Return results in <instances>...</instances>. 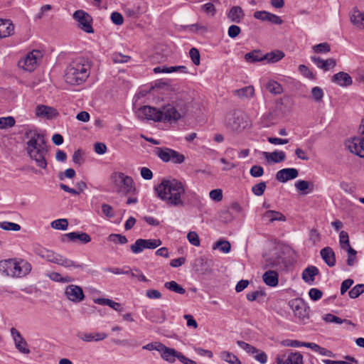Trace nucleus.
I'll return each instance as SVG.
<instances>
[{
    "label": "nucleus",
    "mask_w": 364,
    "mask_h": 364,
    "mask_svg": "<svg viewBox=\"0 0 364 364\" xmlns=\"http://www.w3.org/2000/svg\"><path fill=\"white\" fill-rule=\"evenodd\" d=\"M25 137L28 139L26 143L28 156L35 161L38 167L46 169L48 149L44 134L39 133L36 129H30L25 132Z\"/></svg>",
    "instance_id": "f257e3e1"
},
{
    "label": "nucleus",
    "mask_w": 364,
    "mask_h": 364,
    "mask_svg": "<svg viewBox=\"0 0 364 364\" xmlns=\"http://www.w3.org/2000/svg\"><path fill=\"white\" fill-rule=\"evenodd\" d=\"M155 191L158 197L168 205L182 208L186 205V187L180 181L164 179Z\"/></svg>",
    "instance_id": "f03ea898"
},
{
    "label": "nucleus",
    "mask_w": 364,
    "mask_h": 364,
    "mask_svg": "<svg viewBox=\"0 0 364 364\" xmlns=\"http://www.w3.org/2000/svg\"><path fill=\"white\" fill-rule=\"evenodd\" d=\"M183 112L176 106L167 104L161 108L143 106L136 112V117L141 119H150L155 122H172L181 118Z\"/></svg>",
    "instance_id": "7ed1b4c3"
},
{
    "label": "nucleus",
    "mask_w": 364,
    "mask_h": 364,
    "mask_svg": "<svg viewBox=\"0 0 364 364\" xmlns=\"http://www.w3.org/2000/svg\"><path fill=\"white\" fill-rule=\"evenodd\" d=\"M90 61L84 57L73 60L65 70V80L70 85H80L90 74Z\"/></svg>",
    "instance_id": "20e7f679"
},
{
    "label": "nucleus",
    "mask_w": 364,
    "mask_h": 364,
    "mask_svg": "<svg viewBox=\"0 0 364 364\" xmlns=\"http://www.w3.org/2000/svg\"><path fill=\"white\" fill-rule=\"evenodd\" d=\"M0 267L7 275L12 277H23L28 274L32 266L28 261L21 259L18 261L10 259L1 262Z\"/></svg>",
    "instance_id": "39448f33"
},
{
    "label": "nucleus",
    "mask_w": 364,
    "mask_h": 364,
    "mask_svg": "<svg viewBox=\"0 0 364 364\" xmlns=\"http://www.w3.org/2000/svg\"><path fill=\"white\" fill-rule=\"evenodd\" d=\"M225 124L232 131L241 132L250 126V122L241 112L234 111L226 116Z\"/></svg>",
    "instance_id": "423d86ee"
},
{
    "label": "nucleus",
    "mask_w": 364,
    "mask_h": 364,
    "mask_svg": "<svg viewBox=\"0 0 364 364\" xmlns=\"http://www.w3.org/2000/svg\"><path fill=\"white\" fill-rule=\"evenodd\" d=\"M359 130L358 135L346 140L345 145L351 153L364 158V119Z\"/></svg>",
    "instance_id": "0eeeda50"
},
{
    "label": "nucleus",
    "mask_w": 364,
    "mask_h": 364,
    "mask_svg": "<svg viewBox=\"0 0 364 364\" xmlns=\"http://www.w3.org/2000/svg\"><path fill=\"white\" fill-rule=\"evenodd\" d=\"M289 306L299 322L305 323L309 320L310 309L302 299L297 298L290 300Z\"/></svg>",
    "instance_id": "6e6552de"
},
{
    "label": "nucleus",
    "mask_w": 364,
    "mask_h": 364,
    "mask_svg": "<svg viewBox=\"0 0 364 364\" xmlns=\"http://www.w3.org/2000/svg\"><path fill=\"white\" fill-rule=\"evenodd\" d=\"M162 244L160 239H137L130 249L133 253L138 254L144 249L154 250Z\"/></svg>",
    "instance_id": "1a4fd4ad"
},
{
    "label": "nucleus",
    "mask_w": 364,
    "mask_h": 364,
    "mask_svg": "<svg viewBox=\"0 0 364 364\" xmlns=\"http://www.w3.org/2000/svg\"><path fill=\"white\" fill-rule=\"evenodd\" d=\"M114 175L121 180V186L118 191L119 193H122L125 196L136 194V188L134 181L131 176H126L122 172L116 173Z\"/></svg>",
    "instance_id": "9d476101"
},
{
    "label": "nucleus",
    "mask_w": 364,
    "mask_h": 364,
    "mask_svg": "<svg viewBox=\"0 0 364 364\" xmlns=\"http://www.w3.org/2000/svg\"><path fill=\"white\" fill-rule=\"evenodd\" d=\"M73 18L79 23V27L86 33H92L91 16L82 10H77L73 14Z\"/></svg>",
    "instance_id": "9b49d317"
},
{
    "label": "nucleus",
    "mask_w": 364,
    "mask_h": 364,
    "mask_svg": "<svg viewBox=\"0 0 364 364\" xmlns=\"http://www.w3.org/2000/svg\"><path fill=\"white\" fill-rule=\"evenodd\" d=\"M41 56L39 50H33L18 62V66L26 71L31 72L36 68L38 60Z\"/></svg>",
    "instance_id": "f8f14e48"
},
{
    "label": "nucleus",
    "mask_w": 364,
    "mask_h": 364,
    "mask_svg": "<svg viewBox=\"0 0 364 364\" xmlns=\"http://www.w3.org/2000/svg\"><path fill=\"white\" fill-rule=\"evenodd\" d=\"M65 295L69 301L73 303H80L85 297L82 287L75 284L67 286L65 289Z\"/></svg>",
    "instance_id": "ddd939ff"
},
{
    "label": "nucleus",
    "mask_w": 364,
    "mask_h": 364,
    "mask_svg": "<svg viewBox=\"0 0 364 364\" xmlns=\"http://www.w3.org/2000/svg\"><path fill=\"white\" fill-rule=\"evenodd\" d=\"M76 336L78 339L85 343H90L93 341L98 342L103 341L107 338V335L103 332L87 333L85 331H78L76 333Z\"/></svg>",
    "instance_id": "4468645a"
},
{
    "label": "nucleus",
    "mask_w": 364,
    "mask_h": 364,
    "mask_svg": "<svg viewBox=\"0 0 364 364\" xmlns=\"http://www.w3.org/2000/svg\"><path fill=\"white\" fill-rule=\"evenodd\" d=\"M11 334L14 338L16 349L21 353L29 354L31 351L28 348V343L19 331L15 328H11Z\"/></svg>",
    "instance_id": "2eb2a0df"
},
{
    "label": "nucleus",
    "mask_w": 364,
    "mask_h": 364,
    "mask_svg": "<svg viewBox=\"0 0 364 364\" xmlns=\"http://www.w3.org/2000/svg\"><path fill=\"white\" fill-rule=\"evenodd\" d=\"M253 16L256 19L268 21L276 25H281L283 23V20L279 16L266 11H257L254 13Z\"/></svg>",
    "instance_id": "dca6fc26"
},
{
    "label": "nucleus",
    "mask_w": 364,
    "mask_h": 364,
    "mask_svg": "<svg viewBox=\"0 0 364 364\" xmlns=\"http://www.w3.org/2000/svg\"><path fill=\"white\" fill-rule=\"evenodd\" d=\"M277 364H303V358L299 353H290L277 357Z\"/></svg>",
    "instance_id": "f3484780"
},
{
    "label": "nucleus",
    "mask_w": 364,
    "mask_h": 364,
    "mask_svg": "<svg viewBox=\"0 0 364 364\" xmlns=\"http://www.w3.org/2000/svg\"><path fill=\"white\" fill-rule=\"evenodd\" d=\"M299 175L298 170L294 168H287L279 170L276 173V179L282 183L296 178Z\"/></svg>",
    "instance_id": "a211bd4d"
},
{
    "label": "nucleus",
    "mask_w": 364,
    "mask_h": 364,
    "mask_svg": "<svg viewBox=\"0 0 364 364\" xmlns=\"http://www.w3.org/2000/svg\"><path fill=\"white\" fill-rule=\"evenodd\" d=\"M311 60L317 65L318 68L324 71H328L336 65V60L334 58L323 60L320 57L311 56Z\"/></svg>",
    "instance_id": "6ab92c4d"
},
{
    "label": "nucleus",
    "mask_w": 364,
    "mask_h": 364,
    "mask_svg": "<svg viewBox=\"0 0 364 364\" xmlns=\"http://www.w3.org/2000/svg\"><path fill=\"white\" fill-rule=\"evenodd\" d=\"M350 20L356 28L364 30V13L354 8L350 13Z\"/></svg>",
    "instance_id": "aec40b11"
},
{
    "label": "nucleus",
    "mask_w": 364,
    "mask_h": 364,
    "mask_svg": "<svg viewBox=\"0 0 364 364\" xmlns=\"http://www.w3.org/2000/svg\"><path fill=\"white\" fill-rule=\"evenodd\" d=\"M14 33V25L9 19L0 18V39L9 37Z\"/></svg>",
    "instance_id": "412c9836"
},
{
    "label": "nucleus",
    "mask_w": 364,
    "mask_h": 364,
    "mask_svg": "<svg viewBox=\"0 0 364 364\" xmlns=\"http://www.w3.org/2000/svg\"><path fill=\"white\" fill-rule=\"evenodd\" d=\"M331 81L342 87L352 85L351 77L346 73L339 72L332 76Z\"/></svg>",
    "instance_id": "4be33fe9"
},
{
    "label": "nucleus",
    "mask_w": 364,
    "mask_h": 364,
    "mask_svg": "<svg viewBox=\"0 0 364 364\" xmlns=\"http://www.w3.org/2000/svg\"><path fill=\"white\" fill-rule=\"evenodd\" d=\"M36 253L43 259H46L48 262L54 264H57V262H58V260L60 255L54 252L52 250L45 248H38L36 250Z\"/></svg>",
    "instance_id": "5701e85b"
},
{
    "label": "nucleus",
    "mask_w": 364,
    "mask_h": 364,
    "mask_svg": "<svg viewBox=\"0 0 364 364\" xmlns=\"http://www.w3.org/2000/svg\"><path fill=\"white\" fill-rule=\"evenodd\" d=\"M321 256L326 264L330 267H334L336 264V255L333 249L330 247L323 248L320 252Z\"/></svg>",
    "instance_id": "b1692460"
},
{
    "label": "nucleus",
    "mask_w": 364,
    "mask_h": 364,
    "mask_svg": "<svg viewBox=\"0 0 364 364\" xmlns=\"http://www.w3.org/2000/svg\"><path fill=\"white\" fill-rule=\"evenodd\" d=\"M36 114L38 117H44L50 119L58 115V112L53 107L43 105H39L36 108Z\"/></svg>",
    "instance_id": "393cba45"
},
{
    "label": "nucleus",
    "mask_w": 364,
    "mask_h": 364,
    "mask_svg": "<svg viewBox=\"0 0 364 364\" xmlns=\"http://www.w3.org/2000/svg\"><path fill=\"white\" fill-rule=\"evenodd\" d=\"M264 282L269 287H274L279 283V274L276 271L268 270L262 275Z\"/></svg>",
    "instance_id": "a878e982"
},
{
    "label": "nucleus",
    "mask_w": 364,
    "mask_h": 364,
    "mask_svg": "<svg viewBox=\"0 0 364 364\" xmlns=\"http://www.w3.org/2000/svg\"><path fill=\"white\" fill-rule=\"evenodd\" d=\"M159 348H160L159 352H161V357L164 360H166L170 363H173L176 360V358H178V355L180 353H178L177 351H176L173 348H169L165 346L164 344H161V346H159Z\"/></svg>",
    "instance_id": "bb28decb"
},
{
    "label": "nucleus",
    "mask_w": 364,
    "mask_h": 364,
    "mask_svg": "<svg viewBox=\"0 0 364 364\" xmlns=\"http://www.w3.org/2000/svg\"><path fill=\"white\" fill-rule=\"evenodd\" d=\"M228 18L232 22L240 23L243 19L245 14L240 6H232L227 14Z\"/></svg>",
    "instance_id": "cd10ccee"
},
{
    "label": "nucleus",
    "mask_w": 364,
    "mask_h": 364,
    "mask_svg": "<svg viewBox=\"0 0 364 364\" xmlns=\"http://www.w3.org/2000/svg\"><path fill=\"white\" fill-rule=\"evenodd\" d=\"M263 156L268 163H279L284 161L286 154L282 151H275L274 152H263Z\"/></svg>",
    "instance_id": "c85d7f7f"
},
{
    "label": "nucleus",
    "mask_w": 364,
    "mask_h": 364,
    "mask_svg": "<svg viewBox=\"0 0 364 364\" xmlns=\"http://www.w3.org/2000/svg\"><path fill=\"white\" fill-rule=\"evenodd\" d=\"M232 93L240 99L245 100L254 96L255 88L253 86L249 85L238 90H235L232 91Z\"/></svg>",
    "instance_id": "c756f323"
},
{
    "label": "nucleus",
    "mask_w": 364,
    "mask_h": 364,
    "mask_svg": "<svg viewBox=\"0 0 364 364\" xmlns=\"http://www.w3.org/2000/svg\"><path fill=\"white\" fill-rule=\"evenodd\" d=\"M262 219L273 223L274 221H285L286 217L279 211L269 210L263 214Z\"/></svg>",
    "instance_id": "7c9ffc66"
},
{
    "label": "nucleus",
    "mask_w": 364,
    "mask_h": 364,
    "mask_svg": "<svg viewBox=\"0 0 364 364\" xmlns=\"http://www.w3.org/2000/svg\"><path fill=\"white\" fill-rule=\"evenodd\" d=\"M319 273L318 269L315 266L306 267L302 272V279L307 283L312 284L314 282V277Z\"/></svg>",
    "instance_id": "2f4dec72"
},
{
    "label": "nucleus",
    "mask_w": 364,
    "mask_h": 364,
    "mask_svg": "<svg viewBox=\"0 0 364 364\" xmlns=\"http://www.w3.org/2000/svg\"><path fill=\"white\" fill-rule=\"evenodd\" d=\"M282 262V257L278 252H274L272 256L266 258L264 268H274Z\"/></svg>",
    "instance_id": "473e14b6"
},
{
    "label": "nucleus",
    "mask_w": 364,
    "mask_h": 364,
    "mask_svg": "<svg viewBox=\"0 0 364 364\" xmlns=\"http://www.w3.org/2000/svg\"><path fill=\"white\" fill-rule=\"evenodd\" d=\"M173 149L166 147H156L155 154L164 162H169Z\"/></svg>",
    "instance_id": "72a5a7b5"
},
{
    "label": "nucleus",
    "mask_w": 364,
    "mask_h": 364,
    "mask_svg": "<svg viewBox=\"0 0 364 364\" xmlns=\"http://www.w3.org/2000/svg\"><path fill=\"white\" fill-rule=\"evenodd\" d=\"M65 237H67L70 241L77 239L83 243H87L91 241L90 236L85 232H73L65 235Z\"/></svg>",
    "instance_id": "f704fd0d"
},
{
    "label": "nucleus",
    "mask_w": 364,
    "mask_h": 364,
    "mask_svg": "<svg viewBox=\"0 0 364 364\" xmlns=\"http://www.w3.org/2000/svg\"><path fill=\"white\" fill-rule=\"evenodd\" d=\"M296 188L304 194L311 192L314 190L312 183L304 180H299L295 183Z\"/></svg>",
    "instance_id": "c9c22d12"
},
{
    "label": "nucleus",
    "mask_w": 364,
    "mask_h": 364,
    "mask_svg": "<svg viewBox=\"0 0 364 364\" xmlns=\"http://www.w3.org/2000/svg\"><path fill=\"white\" fill-rule=\"evenodd\" d=\"M245 59L250 63L261 62L264 60V55L260 50H257L246 53Z\"/></svg>",
    "instance_id": "e433bc0d"
},
{
    "label": "nucleus",
    "mask_w": 364,
    "mask_h": 364,
    "mask_svg": "<svg viewBox=\"0 0 364 364\" xmlns=\"http://www.w3.org/2000/svg\"><path fill=\"white\" fill-rule=\"evenodd\" d=\"M58 261V262H57V264L63 266L66 268L74 267V268H77V269H83L82 264H78L70 259L65 258L60 255L59 256Z\"/></svg>",
    "instance_id": "4c0bfd02"
},
{
    "label": "nucleus",
    "mask_w": 364,
    "mask_h": 364,
    "mask_svg": "<svg viewBox=\"0 0 364 364\" xmlns=\"http://www.w3.org/2000/svg\"><path fill=\"white\" fill-rule=\"evenodd\" d=\"M284 57V53L280 50H274L264 55V60L268 63H277Z\"/></svg>",
    "instance_id": "58836bf2"
},
{
    "label": "nucleus",
    "mask_w": 364,
    "mask_h": 364,
    "mask_svg": "<svg viewBox=\"0 0 364 364\" xmlns=\"http://www.w3.org/2000/svg\"><path fill=\"white\" fill-rule=\"evenodd\" d=\"M266 89L273 95H279L283 92L282 86L274 80L268 81L266 84Z\"/></svg>",
    "instance_id": "ea45409f"
},
{
    "label": "nucleus",
    "mask_w": 364,
    "mask_h": 364,
    "mask_svg": "<svg viewBox=\"0 0 364 364\" xmlns=\"http://www.w3.org/2000/svg\"><path fill=\"white\" fill-rule=\"evenodd\" d=\"M164 287L179 294H184L186 293V289L175 281L166 282L164 284Z\"/></svg>",
    "instance_id": "a19ab883"
},
{
    "label": "nucleus",
    "mask_w": 364,
    "mask_h": 364,
    "mask_svg": "<svg viewBox=\"0 0 364 364\" xmlns=\"http://www.w3.org/2000/svg\"><path fill=\"white\" fill-rule=\"evenodd\" d=\"M323 319L327 323H346L348 325H354L352 321L346 319H342L338 316H336L331 314H326L323 317Z\"/></svg>",
    "instance_id": "79ce46f5"
},
{
    "label": "nucleus",
    "mask_w": 364,
    "mask_h": 364,
    "mask_svg": "<svg viewBox=\"0 0 364 364\" xmlns=\"http://www.w3.org/2000/svg\"><path fill=\"white\" fill-rule=\"evenodd\" d=\"M220 357L223 360H225L227 363H229L230 364H241V362L239 360V358L236 355L228 351L222 352L220 354Z\"/></svg>",
    "instance_id": "37998d69"
},
{
    "label": "nucleus",
    "mask_w": 364,
    "mask_h": 364,
    "mask_svg": "<svg viewBox=\"0 0 364 364\" xmlns=\"http://www.w3.org/2000/svg\"><path fill=\"white\" fill-rule=\"evenodd\" d=\"M218 248L223 253H228L231 250V245L228 240H218L213 245V249Z\"/></svg>",
    "instance_id": "c03bdc74"
},
{
    "label": "nucleus",
    "mask_w": 364,
    "mask_h": 364,
    "mask_svg": "<svg viewBox=\"0 0 364 364\" xmlns=\"http://www.w3.org/2000/svg\"><path fill=\"white\" fill-rule=\"evenodd\" d=\"M346 359L348 361L346 360H331L328 359H324L322 360V362L324 364H357L358 360L355 359L353 357H351L350 355L346 356Z\"/></svg>",
    "instance_id": "a18cd8bd"
},
{
    "label": "nucleus",
    "mask_w": 364,
    "mask_h": 364,
    "mask_svg": "<svg viewBox=\"0 0 364 364\" xmlns=\"http://www.w3.org/2000/svg\"><path fill=\"white\" fill-rule=\"evenodd\" d=\"M16 121L13 117H0V129H5L8 127H13Z\"/></svg>",
    "instance_id": "49530a36"
},
{
    "label": "nucleus",
    "mask_w": 364,
    "mask_h": 364,
    "mask_svg": "<svg viewBox=\"0 0 364 364\" xmlns=\"http://www.w3.org/2000/svg\"><path fill=\"white\" fill-rule=\"evenodd\" d=\"M339 242L341 249L346 250L348 247H351L350 245L349 237L347 232L342 230L339 234Z\"/></svg>",
    "instance_id": "de8ad7c7"
},
{
    "label": "nucleus",
    "mask_w": 364,
    "mask_h": 364,
    "mask_svg": "<svg viewBox=\"0 0 364 364\" xmlns=\"http://www.w3.org/2000/svg\"><path fill=\"white\" fill-rule=\"evenodd\" d=\"M364 292V284H360L353 287L348 292V295L351 299L358 297L362 293Z\"/></svg>",
    "instance_id": "09e8293b"
},
{
    "label": "nucleus",
    "mask_w": 364,
    "mask_h": 364,
    "mask_svg": "<svg viewBox=\"0 0 364 364\" xmlns=\"http://www.w3.org/2000/svg\"><path fill=\"white\" fill-rule=\"evenodd\" d=\"M68 221L67 219H58L51 223V227L56 230H65L68 228Z\"/></svg>",
    "instance_id": "8fccbe9b"
},
{
    "label": "nucleus",
    "mask_w": 364,
    "mask_h": 364,
    "mask_svg": "<svg viewBox=\"0 0 364 364\" xmlns=\"http://www.w3.org/2000/svg\"><path fill=\"white\" fill-rule=\"evenodd\" d=\"M348 252L347 264L350 267L354 265L356 262V254L357 252L351 247H348L346 249Z\"/></svg>",
    "instance_id": "3c124183"
},
{
    "label": "nucleus",
    "mask_w": 364,
    "mask_h": 364,
    "mask_svg": "<svg viewBox=\"0 0 364 364\" xmlns=\"http://www.w3.org/2000/svg\"><path fill=\"white\" fill-rule=\"evenodd\" d=\"M313 50L316 53H326L330 52L331 47L328 43H321L313 46Z\"/></svg>",
    "instance_id": "603ef678"
},
{
    "label": "nucleus",
    "mask_w": 364,
    "mask_h": 364,
    "mask_svg": "<svg viewBox=\"0 0 364 364\" xmlns=\"http://www.w3.org/2000/svg\"><path fill=\"white\" fill-rule=\"evenodd\" d=\"M237 344L243 350H245L247 353L250 354H255V353H257L259 350L256 348L255 347L251 346L250 344L245 343L242 341H237Z\"/></svg>",
    "instance_id": "864d4df0"
},
{
    "label": "nucleus",
    "mask_w": 364,
    "mask_h": 364,
    "mask_svg": "<svg viewBox=\"0 0 364 364\" xmlns=\"http://www.w3.org/2000/svg\"><path fill=\"white\" fill-rule=\"evenodd\" d=\"M146 318L152 322L162 323L166 320V314L164 311H159L156 312L154 315H150Z\"/></svg>",
    "instance_id": "5fc2aeb1"
},
{
    "label": "nucleus",
    "mask_w": 364,
    "mask_h": 364,
    "mask_svg": "<svg viewBox=\"0 0 364 364\" xmlns=\"http://www.w3.org/2000/svg\"><path fill=\"white\" fill-rule=\"evenodd\" d=\"M0 228L4 230L18 231L21 230V226L18 224L6 221L0 223Z\"/></svg>",
    "instance_id": "6e6d98bb"
},
{
    "label": "nucleus",
    "mask_w": 364,
    "mask_h": 364,
    "mask_svg": "<svg viewBox=\"0 0 364 364\" xmlns=\"http://www.w3.org/2000/svg\"><path fill=\"white\" fill-rule=\"evenodd\" d=\"M108 240L116 244H126L128 242L127 238L120 234H111L109 235Z\"/></svg>",
    "instance_id": "4d7b16f0"
},
{
    "label": "nucleus",
    "mask_w": 364,
    "mask_h": 364,
    "mask_svg": "<svg viewBox=\"0 0 364 364\" xmlns=\"http://www.w3.org/2000/svg\"><path fill=\"white\" fill-rule=\"evenodd\" d=\"M207 264V261L203 257H199L196 259L195 261V268L197 272H200L202 273H204L207 268L205 267V264Z\"/></svg>",
    "instance_id": "13d9d810"
},
{
    "label": "nucleus",
    "mask_w": 364,
    "mask_h": 364,
    "mask_svg": "<svg viewBox=\"0 0 364 364\" xmlns=\"http://www.w3.org/2000/svg\"><path fill=\"white\" fill-rule=\"evenodd\" d=\"M266 187V183L262 181L252 186V191L255 196H260L264 193Z\"/></svg>",
    "instance_id": "bf43d9fd"
},
{
    "label": "nucleus",
    "mask_w": 364,
    "mask_h": 364,
    "mask_svg": "<svg viewBox=\"0 0 364 364\" xmlns=\"http://www.w3.org/2000/svg\"><path fill=\"white\" fill-rule=\"evenodd\" d=\"M189 55H190V58L194 65H200V53L197 48H191V50H189Z\"/></svg>",
    "instance_id": "052dcab7"
},
{
    "label": "nucleus",
    "mask_w": 364,
    "mask_h": 364,
    "mask_svg": "<svg viewBox=\"0 0 364 364\" xmlns=\"http://www.w3.org/2000/svg\"><path fill=\"white\" fill-rule=\"evenodd\" d=\"M201 9L204 13L210 16H214L216 13L215 6L210 2L203 4L201 7Z\"/></svg>",
    "instance_id": "680f3d73"
},
{
    "label": "nucleus",
    "mask_w": 364,
    "mask_h": 364,
    "mask_svg": "<svg viewBox=\"0 0 364 364\" xmlns=\"http://www.w3.org/2000/svg\"><path fill=\"white\" fill-rule=\"evenodd\" d=\"M170 161L173 164H182L185 160L184 155L178 153V151L173 149L172 154L170 156Z\"/></svg>",
    "instance_id": "e2e57ef3"
},
{
    "label": "nucleus",
    "mask_w": 364,
    "mask_h": 364,
    "mask_svg": "<svg viewBox=\"0 0 364 364\" xmlns=\"http://www.w3.org/2000/svg\"><path fill=\"white\" fill-rule=\"evenodd\" d=\"M299 70L304 77L310 80H315V75L305 65H300L299 66Z\"/></svg>",
    "instance_id": "0e129e2a"
},
{
    "label": "nucleus",
    "mask_w": 364,
    "mask_h": 364,
    "mask_svg": "<svg viewBox=\"0 0 364 364\" xmlns=\"http://www.w3.org/2000/svg\"><path fill=\"white\" fill-rule=\"evenodd\" d=\"M187 238L191 245L196 247L200 245V239L196 232H190L187 235Z\"/></svg>",
    "instance_id": "69168bd1"
},
{
    "label": "nucleus",
    "mask_w": 364,
    "mask_h": 364,
    "mask_svg": "<svg viewBox=\"0 0 364 364\" xmlns=\"http://www.w3.org/2000/svg\"><path fill=\"white\" fill-rule=\"evenodd\" d=\"M311 95L315 101L320 102L323 97V92L321 87H314L311 90Z\"/></svg>",
    "instance_id": "338daca9"
},
{
    "label": "nucleus",
    "mask_w": 364,
    "mask_h": 364,
    "mask_svg": "<svg viewBox=\"0 0 364 364\" xmlns=\"http://www.w3.org/2000/svg\"><path fill=\"white\" fill-rule=\"evenodd\" d=\"M250 173L252 177L258 178L264 174V169L260 166L255 165L250 168Z\"/></svg>",
    "instance_id": "774afa93"
}]
</instances>
